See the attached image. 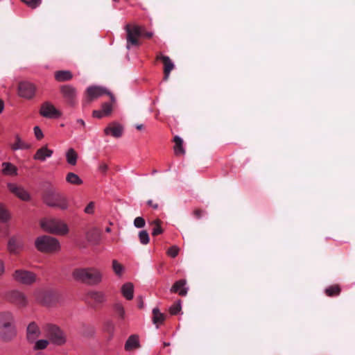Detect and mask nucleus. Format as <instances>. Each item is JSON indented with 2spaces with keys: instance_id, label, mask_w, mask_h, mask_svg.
<instances>
[{
  "instance_id": "72a5a7b5",
  "label": "nucleus",
  "mask_w": 355,
  "mask_h": 355,
  "mask_svg": "<svg viewBox=\"0 0 355 355\" xmlns=\"http://www.w3.org/2000/svg\"><path fill=\"white\" fill-rule=\"evenodd\" d=\"M42 303L45 305H49L55 300V294L52 291H46L43 294Z\"/></svg>"
},
{
  "instance_id": "c85d7f7f",
  "label": "nucleus",
  "mask_w": 355,
  "mask_h": 355,
  "mask_svg": "<svg viewBox=\"0 0 355 355\" xmlns=\"http://www.w3.org/2000/svg\"><path fill=\"white\" fill-rule=\"evenodd\" d=\"M162 220L156 219L150 223V225L153 227L152 231V235L156 236L163 233L164 230L162 227Z\"/></svg>"
},
{
  "instance_id": "e433bc0d",
  "label": "nucleus",
  "mask_w": 355,
  "mask_h": 355,
  "mask_svg": "<svg viewBox=\"0 0 355 355\" xmlns=\"http://www.w3.org/2000/svg\"><path fill=\"white\" fill-rule=\"evenodd\" d=\"M10 218L8 211L5 206L0 203V222L6 223Z\"/></svg>"
},
{
  "instance_id": "2f4dec72",
  "label": "nucleus",
  "mask_w": 355,
  "mask_h": 355,
  "mask_svg": "<svg viewBox=\"0 0 355 355\" xmlns=\"http://www.w3.org/2000/svg\"><path fill=\"white\" fill-rule=\"evenodd\" d=\"M340 291H341L340 287L338 285L335 284V285H332V286H330L328 288H327L325 289L324 292L327 296L334 297V296L339 295L340 293Z\"/></svg>"
},
{
  "instance_id": "423d86ee",
  "label": "nucleus",
  "mask_w": 355,
  "mask_h": 355,
  "mask_svg": "<svg viewBox=\"0 0 355 355\" xmlns=\"http://www.w3.org/2000/svg\"><path fill=\"white\" fill-rule=\"evenodd\" d=\"M41 227L50 233L65 234L68 232L67 225L62 221L55 218H46L41 221Z\"/></svg>"
},
{
  "instance_id": "de8ad7c7",
  "label": "nucleus",
  "mask_w": 355,
  "mask_h": 355,
  "mask_svg": "<svg viewBox=\"0 0 355 355\" xmlns=\"http://www.w3.org/2000/svg\"><path fill=\"white\" fill-rule=\"evenodd\" d=\"M95 204L94 202H90L87 207L85 208L84 211L86 214H91L94 211Z\"/></svg>"
},
{
  "instance_id": "c03bdc74",
  "label": "nucleus",
  "mask_w": 355,
  "mask_h": 355,
  "mask_svg": "<svg viewBox=\"0 0 355 355\" xmlns=\"http://www.w3.org/2000/svg\"><path fill=\"white\" fill-rule=\"evenodd\" d=\"M179 250H180L177 246L173 245L168 249L167 254L172 258H175L178 256Z\"/></svg>"
},
{
  "instance_id": "6e6552de",
  "label": "nucleus",
  "mask_w": 355,
  "mask_h": 355,
  "mask_svg": "<svg viewBox=\"0 0 355 355\" xmlns=\"http://www.w3.org/2000/svg\"><path fill=\"white\" fill-rule=\"evenodd\" d=\"M3 298L9 303L14 304L19 309L25 308L28 304V300L26 295L18 290H11L5 293Z\"/></svg>"
},
{
  "instance_id": "7c9ffc66",
  "label": "nucleus",
  "mask_w": 355,
  "mask_h": 355,
  "mask_svg": "<svg viewBox=\"0 0 355 355\" xmlns=\"http://www.w3.org/2000/svg\"><path fill=\"white\" fill-rule=\"evenodd\" d=\"M66 157H67V161L69 164H71L72 166H74L76 164L78 155H77L76 152L74 150V149H73V148L69 149L68 151L67 152Z\"/></svg>"
},
{
  "instance_id": "9d476101",
  "label": "nucleus",
  "mask_w": 355,
  "mask_h": 355,
  "mask_svg": "<svg viewBox=\"0 0 355 355\" xmlns=\"http://www.w3.org/2000/svg\"><path fill=\"white\" fill-rule=\"evenodd\" d=\"M126 31L127 48L130 49V45L139 46V38L142 35L143 27L137 24H128L125 26Z\"/></svg>"
},
{
  "instance_id": "09e8293b",
  "label": "nucleus",
  "mask_w": 355,
  "mask_h": 355,
  "mask_svg": "<svg viewBox=\"0 0 355 355\" xmlns=\"http://www.w3.org/2000/svg\"><path fill=\"white\" fill-rule=\"evenodd\" d=\"M83 327L84 328V331H83L84 336H91L94 333V329L92 327L84 324Z\"/></svg>"
},
{
  "instance_id": "8fccbe9b",
  "label": "nucleus",
  "mask_w": 355,
  "mask_h": 355,
  "mask_svg": "<svg viewBox=\"0 0 355 355\" xmlns=\"http://www.w3.org/2000/svg\"><path fill=\"white\" fill-rule=\"evenodd\" d=\"M98 170L101 173L105 174L108 170V166L104 162H101L98 166Z\"/></svg>"
},
{
  "instance_id": "603ef678",
  "label": "nucleus",
  "mask_w": 355,
  "mask_h": 355,
  "mask_svg": "<svg viewBox=\"0 0 355 355\" xmlns=\"http://www.w3.org/2000/svg\"><path fill=\"white\" fill-rule=\"evenodd\" d=\"M203 214V211L200 209H196L193 211V216L199 219L201 218L202 215Z\"/></svg>"
},
{
  "instance_id": "4c0bfd02",
  "label": "nucleus",
  "mask_w": 355,
  "mask_h": 355,
  "mask_svg": "<svg viewBox=\"0 0 355 355\" xmlns=\"http://www.w3.org/2000/svg\"><path fill=\"white\" fill-rule=\"evenodd\" d=\"M21 1L31 9H35L39 7L42 0H21Z\"/></svg>"
},
{
  "instance_id": "20e7f679",
  "label": "nucleus",
  "mask_w": 355,
  "mask_h": 355,
  "mask_svg": "<svg viewBox=\"0 0 355 355\" xmlns=\"http://www.w3.org/2000/svg\"><path fill=\"white\" fill-rule=\"evenodd\" d=\"M36 248L42 252H54L60 249L58 241L49 236H42L35 240Z\"/></svg>"
},
{
  "instance_id": "bf43d9fd",
  "label": "nucleus",
  "mask_w": 355,
  "mask_h": 355,
  "mask_svg": "<svg viewBox=\"0 0 355 355\" xmlns=\"http://www.w3.org/2000/svg\"><path fill=\"white\" fill-rule=\"evenodd\" d=\"M169 345H170L169 343H164V347H167V346H169Z\"/></svg>"
},
{
  "instance_id": "a211bd4d",
  "label": "nucleus",
  "mask_w": 355,
  "mask_h": 355,
  "mask_svg": "<svg viewBox=\"0 0 355 355\" xmlns=\"http://www.w3.org/2000/svg\"><path fill=\"white\" fill-rule=\"evenodd\" d=\"M186 284V279H180L174 283L170 289V292L178 293L180 296H186L188 292V288L185 287Z\"/></svg>"
},
{
  "instance_id": "aec40b11",
  "label": "nucleus",
  "mask_w": 355,
  "mask_h": 355,
  "mask_svg": "<svg viewBox=\"0 0 355 355\" xmlns=\"http://www.w3.org/2000/svg\"><path fill=\"white\" fill-rule=\"evenodd\" d=\"M52 154V150L49 149L46 146H43L37 150L33 159L44 162L47 157H51Z\"/></svg>"
},
{
  "instance_id": "ea45409f",
  "label": "nucleus",
  "mask_w": 355,
  "mask_h": 355,
  "mask_svg": "<svg viewBox=\"0 0 355 355\" xmlns=\"http://www.w3.org/2000/svg\"><path fill=\"white\" fill-rule=\"evenodd\" d=\"M139 241L143 245H146L149 243V235L146 230H142L139 233Z\"/></svg>"
},
{
  "instance_id": "a19ab883",
  "label": "nucleus",
  "mask_w": 355,
  "mask_h": 355,
  "mask_svg": "<svg viewBox=\"0 0 355 355\" xmlns=\"http://www.w3.org/2000/svg\"><path fill=\"white\" fill-rule=\"evenodd\" d=\"M112 269L116 275L120 276L123 270V266L114 259L112 261Z\"/></svg>"
},
{
  "instance_id": "79ce46f5",
  "label": "nucleus",
  "mask_w": 355,
  "mask_h": 355,
  "mask_svg": "<svg viewBox=\"0 0 355 355\" xmlns=\"http://www.w3.org/2000/svg\"><path fill=\"white\" fill-rule=\"evenodd\" d=\"M181 304L179 300L170 307L169 312L171 315H177L181 311Z\"/></svg>"
},
{
  "instance_id": "13d9d810",
  "label": "nucleus",
  "mask_w": 355,
  "mask_h": 355,
  "mask_svg": "<svg viewBox=\"0 0 355 355\" xmlns=\"http://www.w3.org/2000/svg\"><path fill=\"white\" fill-rule=\"evenodd\" d=\"M144 125L142 124H138L136 125V128L138 130H141L142 128H143Z\"/></svg>"
},
{
  "instance_id": "f3484780",
  "label": "nucleus",
  "mask_w": 355,
  "mask_h": 355,
  "mask_svg": "<svg viewBox=\"0 0 355 355\" xmlns=\"http://www.w3.org/2000/svg\"><path fill=\"white\" fill-rule=\"evenodd\" d=\"M104 132L107 135H111L112 137L115 138H119L123 135V127L119 123H112L105 128Z\"/></svg>"
},
{
  "instance_id": "2eb2a0df",
  "label": "nucleus",
  "mask_w": 355,
  "mask_h": 355,
  "mask_svg": "<svg viewBox=\"0 0 355 355\" xmlns=\"http://www.w3.org/2000/svg\"><path fill=\"white\" fill-rule=\"evenodd\" d=\"M41 335L40 327L35 322H31L26 328V338L29 343H34Z\"/></svg>"
},
{
  "instance_id": "58836bf2",
  "label": "nucleus",
  "mask_w": 355,
  "mask_h": 355,
  "mask_svg": "<svg viewBox=\"0 0 355 355\" xmlns=\"http://www.w3.org/2000/svg\"><path fill=\"white\" fill-rule=\"evenodd\" d=\"M34 349L35 350H41L44 349L48 346L49 342L47 340L41 339L38 340H35V342Z\"/></svg>"
},
{
  "instance_id": "864d4df0",
  "label": "nucleus",
  "mask_w": 355,
  "mask_h": 355,
  "mask_svg": "<svg viewBox=\"0 0 355 355\" xmlns=\"http://www.w3.org/2000/svg\"><path fill=\"white\" fill-rule=\"evenodd\" d=\"M147 205L151 207H153L154 209H157L159 207V205L157 202H154L152 200H149L147 201Z\"/></svg>"
},
{
  "instance_id": "49530a36",
  "label": "nucleus",
  "mask_w": 355,
  "mask_h": 355,
  "mask_svg": "<svg viewBox=\"0 0 355 355\" xmlns=\"http://www.w3.org/2000/svg\"><path fill=\"white\" fill-rule=\"evenodd\" d=\"M34 134L37 139L40 140L43 138L44 135L42 133V130L40 128L39 126H35L33 128Z\"/></svg>"
},
{
  "instance_id": "6e6d98bb",
  "label": "nucleus",
  "mask_w": 355,
  "mask_h": 355,
  "mask_svg": "<svg viewBox=\"0 0 355 355\" xmlns=\"http://www.w3.org/2000/svg\"><path fill=\"white\" fill-rule=\"evenodd\" d=\"M76 123H77L78 124H79L80 126L83 127V128H85V121H84L83 119H78V120L76 121Z\"/></svg>"
},
{
  "instance_id": "0eeeda50",
  "label": "nucleus",
  "mask_w": 355,
  "mask_h": 355,
  "mask_svg": "<svg viewBox=\"0 0 355 355\" xmlns=\"http://www.w3.org/2000/svg\"><path fill=\"white\" fill-rule=\"evenodd\" d=\"M104 94H107L110 96L112 103L115 102L114 96L105 89L98 86L89 87L86 90V97L82 103L83 107H85L89 105L93 101Z\"/></svg>"
},
{
  "instance_id": "4be33fe9",
  "label": "nucleus",
  "mask_w": 355,
  "mask_h": 355,
  "mask_svg": "<svg viewBox=\"0 0 355 355\" xmlns=\"http://www.w3.org/2000/svg\"><path fill=\"white\" fill-rule=\"evenodd\" d=\"M54 77L58 82H64L72 79L73 75L70 71L60 70L55 72Z\"/></svg>"
},
{
  "instance_id": "f8f14e48",
  "label": "nucleus",
  "mask_w": 355,
  "mask_h": 355,
  "mask_svg": "<svg viewBox=\"0 0 355 355\" xmlns=\"http://www.w3.org/2000/svg\"><path fill=\"white\" fill-rule=\"evenodd\" d=\"M24 240L20 236H11L8 241L7 250L10 254L19 255L24 250Z\"/></svg>"
},
{
  "instance_id": "dca6fc26",
  "label": "nucleus",
  "mask_w": 355,
  "mask_h": 355,
  "mask_svg": "<svg viewBox=\"0 0 355 355\" xmlns=\"http://www.w3.org/2000/svg\"><path fill=\"white\" fill-rule=\"evenodd\" d=\"M156 59L157 60H160L162 61L164 64V80H167L170 73L174 69V64L168 56L163 55L162 54L157 55Z\"/></svg>"
},
{
  "instance_id": "39448f33",
  "label": "nucleus",
  "mask_w": 355,
  "mask_h": 355,
  "mask_svg": "<svg viewBox=\"0 0 355 355\" xmlns=\"http://www.w3.org/2000/svg\"><path fill=\"white\" fill-rule=\"evenodd\" d=\"M44 330L53 344L61 346L66 343V335L58 326L49 323L44 326Z\"/></svg>"
},
{
  "instance_id": "473e14b6",
  "label": "nucleus",
  "mask_w": 355,
  "mask_h": 355,
  "mask_svg": "<svg viewBox=\"0 0 355 355\" xmlns=\"http://www.w3.org/2000/svg\"><path fill=\"white\" fill-rule=\"evenodd\" d=\"M3 172L6 175H12L17 174V168L13 164L8 162H4L3 163Z\"/></svg>"
},
{
  "instance_id": "c9c22d12",
  "label": "nucleus",
  "mask_w": 355,
  "mask_h": 355,
  "mask_svg": "<svg viewBox=\"0 0 355 355\" xmlns=\"http://www.w3.org/2000/svg\"><path fill=\"white\" fill-rule=\"evenodd\" d=\"M115 329V324L112 320H107L103 324V331L108 334L111 337L112 336Z\"/></svg>"
},
{
  "instance_id": "bb28decb",
  "label": "nucleus",
  "mask_w": 355,
  "mask_h": 355,
  "mask_svg": "<svg viewBox=\"0 0 355 355\" xmlns=\"http://www.w3.org/2000/svg\"><path fill=\"white\" fill-rule=\"evenodd\" d=\"M31 147V145L22 141L19 135L15 136V142L11 146L13 150L28 149Z\"/></svg>"
},
{
  "instance_id": "1a4fd4ad",
  "label": "nucleus",
  "mask_w": 355,
  "mask_h": 355,
  "mask_svg": "<svg viewBox=\"0 0 355 355\" xmlns=\"http://www.w3.org/2000/svg\"><path fill=\"white\" fill-rule=\"evenodd\" d=\"M60 94L64 103L70 107H75L78 104V92L77 89L71 85H62L60 87Z\"/></svg>"
},
{
  "instance_id": "ddd939ff",
  "label": "nucleus",
  "mask_w": 355,
  "mask_h": 355,
  "mask_svg": "<svg viewBox=\"0 0 355 355\" xmlns=\"http://www.w3.org/2000/svg\"><path fill=\"white\" fill-rule=\"evenodd\" d=\"M36 91L35 85L30 82H20L18 85V94L21 97L31 99L34 97Z\"/></svg>"
},
{
  "instance_id": "cd10ccee",
  "label": "nucleus",
  "mask_w": 355,
  "mask_h": 355,
  "mask_svg": "<svg viewBox=\"0 0 355 355\" xmlns=\"http://www.w3.org/2000/svg\"><path fill=\"white\" fill-rule=\"evenodd\" d=\"M175 142L174 152L176 155H184L185 150L183 148V140L178 136H175L173 139Z\"/></svg>"
},
{
  "instance_id": "a878e982",
  "label": "nucleus",
  "mask_w": 355,
  "mask_h": 355,
  "mask_svg": "<svg viewBox=\"0 0 355 355\" xmlns=\"http://www.w3.org/2000/svg\"><path fill=\"white\" fill-rule=\"evenodd\" d=\"M123 295L128 300H130L133 298L134 286L132 283H126L121 288Z\"/></svg>"
},
{
  "instance_id": "f704fd0d",
  "label": "nucleus",
  "mask_w": 355,
  "mask_h": 355,
  "mask_svg": "<svg viewBox=\"0 0 355 355\" xmlns=\"http://www.w3.org/2000/svg\"><path fill=\"white\" fill-rule=\"evenodd\" d=\"M114 311L120 320H124L125 317V312L123 306L121 303H116L114 304Z\"/></svg>"
},
{
  "instance_id": "7ed1b4c3",
  "label": "nucleus",
  "mask_w": 355,
  "mask_h": 355,
  "mask_svg": "<svg viewBox=\"0 0 355 355\" xmlns=\"http://www.w3.org/2000/svg\"><path fill=\"white\" fill-rule=\"evenodd\" d=\"M44 203L51 207L65 210L69 207L67 198L55 189L50 188L46 189L43 194Z\"/></svg>"
},
{
  "instance_id": "37998d69",
  "label": "nucleus",
  "mask_w": 355,
  "mask_h": 355,
  "mask_svg": "<svg viewBox=\"0 0 355 355\" xmlns=\"http://www.w3.org/2000/svg\"><path fill=\"white\" fill-rule=\"evenodd\" d=\"M102 111L105 116H107L111 114L112 112V106L110 103H104L102 105Z\"/></svg>"
},
{
  "instance_id": "412c9836",
  "label": "nucleus",
  "mask_w": 355,
  "mask_h": 355,
  "mask_svg": "<svg viewBox=\"0 0 355 355\" xmlns=\"http://www.w3.org/2000/svg\"><path fill=\"white\" fill-rule=\"evenodd\" d=\"M87 241L93 245H97L101 239V232L96 228L89 230L86 234Z\"/></svg>"
},
{
  "instance_id": "9b49d317",
  "label": "nucleus",
  "mask_w": 355,
  "mask_h": 355,
  "mask_svg": "<svg viewBox=\"0 0 355 355\" xmlns=\"http://www.w3.org/2000/svg\"><path fill=\"white\" fill-rule=\"evenodd\" d=\"M12 279L17 283L24 285H31L37 281V275L25 269H17L12 275Z\"/></svg>"
},
{
  "instance_id": "a18cd8bd",
  "label": "nucleus",
  "mask_w": 355,
  "mask_h": 355,
  "mask_svg": "<svg viewBox=\"0 0 355 355\" xmlns=\"http://www.w3.org/2000/svg\"><path fill=\"white\" fill-rule=\"evenodd\" d=\"M146 222L145 220L140 216H138L134 220V225L137 228H142L145 226Z\"/></svg>"
},
{
  "instance_id": "6ab92c4d",
  "label": "nucleus",
  "mask_w": 355,
  "mask_h": 355,
  "mask_svg": "<svg viewBox=\"0 0 355 355\" xmlns=\"http://www.w3.org/2000/svg\"><path fill=\"white\" fill-rule=\"evenodd\" d=\"M9 191L15 194L16 196L23 200H27L29 198L28 193L24 189V188L12 183L8 184Z\"/></svg>"
},
{
  "instance_id": "3c124183",
  "label": "nucleus",
  "mask_w": 355,
  "mask_h": 355,
  "mask_svg": "<svg viewBox=\"0 0 355 355\" xmlns=\"http://www.w3.org/2000/svg\"><path fill=\"white\" fill-rule=\"evenodd\" d=\"M92 115H93L94 117H96V118H98V119H101L104 116H105L103 114V112L102 111V110H94L93 113H92Z\"/></svg>"
},
{
  "instance_id": "f03ea898",
  "label": "nucleus",
  "mask_w": 355,
  "mask_h": 355,
  "mask_svg": "<svg viewBox=\"0 0 355 355\" xmlns=\"http://www.w3.org/2000/svg\"><path fill=\"white\" fill-rule=\"evenodd\" d=\"M72 275L76 281L89 285L98 284L102 279L101 272L94 268H76Z\"/></svg>"
},
{
  "instance_id": "5701e85b",
  "label": "nucleus",
  "mask_w": 355,
  "mask_h": 355,
  "mask_svg": "<svg viewBox=\"0 0 355 355\" xmlns=\"http://www.w3.org/2000/svg\"><path fill=\"white\" fill-rule=\"evenodd\" d=\"M87 297L92 300L96 304H102L105 300L103 293L99 291H91L87 293Z\"/></svg>"
},
{
  "instance_id": "4d7b16f0",
  "label": "nucleus",
  "mask_w": 355,
  "mask_h": 355,
  "mask_svg": "<svg viewBox=\"0 0 355 355\" xmlns=\"http://www.w3.org/2000/svg\"><path fill=\"white\" fill-rule=\"evenodd\" d=\"M4 107V103L2 100H0V113L3 111Z\"/></svg>"
},
{
  "instance_id": "393cba45",
  "label": "nucleus",
  "mask_w": 355,
  "mask_h": 355,
  "mask_svg": "<svg viewBox=\"0 0 355 355\" xmlns=\"http://www.w3.org/2000/svg\"><path fill=\"white\" fill-rule=\"evenodd\" d=\"M139 347V338L136 335L130 336L127 340L125 349L127 351H130L132 349L138 348Z\"/></svg>"
},
{
  "instance_id": "b1692460",
  "label": "nucleus",
  "mask_w": 355,
  "mask_h": 355,
  "mask_svg": "<svg viewBox=\"0 0 355 355\" xmlns=\"http://www.w3.org/2000/svg\"><path fill=\"white\" fill-rule=\"evenodd\" d=\"M166 319V315L159 311L158 308L153 309V322L158 328L159 324H162Z\"/></svg>"
},
{
  "instance_id": "052dcab7",
  "label": "nucleus",
  "mask_w": 355,
  "mask_h": 355,
  "mask_svg": "<svg viewBox=\"0 0 355 355\" xmlns=\"http://www.w3.org/2000/svg\"><path fill=\"white\" fill-rule=\"evenodd\" d=\"M105 231H106L107 232H110L111 231V229H110V227H107V228L105 229Z\"/></svg>"
},
{
  "instance_id": "4468645a",
  "label": "nucleus",
  "mask_w": 355,
  "mask_h": 355,
  "mask_svg": "<svg viewBox=\"0 0 355 355\" xmlns=\"http://www.w3.org/2000/svg\"><path fill=\"white\" fill-rule=\"evenodd\" d=\"M40 113L42 116L50 119L59 118L61 116V112L49 102H44L41 105Z\"/></svg>"
},
{
  "instance_id": "f257e3e1",
  "label": "nucleus",
  "mask_w": 355,
  "mask_h": 355,
  "mask_svg": "<svg viewBox=\"0 0 355 355\" xmlns=\"http://www.w3.org/2000/svg\"><path fill=\"white\" fill-rule=\"evenodd\" d=\"M17 335L15 318L10 311H0V339L8 342Z\"/></svg>"
},
{
  "instance_id": "5fc2aeb1",
  "label": "nucleus",
  "mask_w": 355,
  "mask_h": 355,
  "mask_svg": "<svg viewBox=\"0 0 355 355\" xmlns=\"http://www.w3.org/2000/svg\"><path fill=\"white\" fill-rule=\"evenodd\" d=\"M146 38H151L153 36V33L152 32H148L143 28L142 35Z\"/></svg>"
},
{
  "instance_id": "c756f323",
  "label": "nucleus",
  "mask_w": 355,
  "mask_h": 355,
  "mask_svg": "<svg viewBox=\"0 0 355 355\" xmlns=\"http://www.w3.org/2000/svg\"><path fill=\"white\" fill-rule=\"evenodd\" d=\"M66 181L69 184L75 185H80L83 184V180L80 177L72 172H69L67 174Z\"/></svg>"
}]
</instances>
